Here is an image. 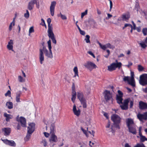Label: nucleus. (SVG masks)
Wrapping results in <instances>:
<instances>
[{
    "label": "nucleus",
    "mask_w": 147,
    "mask_h": 147,
    "mask_svg": "<svg viewBox=\"0 0 147 147\" xmlns=\"http://www.w3.org/2000/svg\"><path fill=\"white\" fill-rule=\"evenodd\" d=\"M126 123L129 131L134 135L137 133L136 127L134 120L131 118L126 119Z\"/></svg>",
    "instance_id": "obj_1"
},
{
    "label": "nucleus",
    "mask_w": 147,
    "mask_h": 147,
    "mask_svg": "<svg viewBox=\"0 0 147 147\" xmlns=\"http://www.w3.org/2000/svg\"><path fill=\"white\" fill-rule=\"evenodd\" d=\"M47 21L48 24V28L47 31L48 35L49 38L51 39L52 42L55 44H56L57 43L53 31V27L52 25H50L51 22V19L50 18H48Z\"/></svg>",
    "instance_id": "obj_2"
},
{
    "label": "nucleus",
    "mask_w": 147,
    "mask_h": 147,
    "mask_svg": "<svg viewBox=\"0 0 147 147\" xmlns=\"http://www.w3.org/2000/svg\"><path fill=\"white\" fill-rule=\"evenodd\" d=\"M121 117L116 114H113L111 117V119L113 121L116 128L120 129L119 124L121 122Z\"/></svg>",
    "instance_id": "obj_3"
},
{
    "label": "nucleus",
    "mask_w": 147,
    "mask_h": 147,
    "mask_svg": "<svg viewBox=\"0 0 147 147\" xmlns=\"http://www.w3.org/2000/svg\"><path fill=\"white\" fill-rule=\"evenodd\" d=\"M77 96L81 102V104L82 105L83 107L86 108L87 107L86 100L84 97L83 93L79 92H77Z\"/></svg>",
    "instance_id": "obj_4"
},
{
    "label": "nucleus",
    "mask_w": 147,
    "mask_h": 147,
    "mask_svg": "<svg viewBox=\"0 0 147 147\" xmlns=\"http://www.w3.org/2000/svg\"><path fill=\"white\" fill-rule=\"evenodd\" d=\"M122 63L120 62L117 63H113L108 66V70L111 71L115 70L117 68L119 69Z\"/></svg>",
    "instance_id": "obj_5"
},
{
    "label": "nucleus",
    "mask_w": 147,
    "mask_h": 147,
    "mask_svg": "<svg viewBox=\"0 0 147 147\" xmlns=\"http://www.w3.org/2000/svg\"><path fill=\"white\" fill-rule=\"evenodd\" d=\"M42 48H40L39 49V58L40 60V62L41 64H42L43 63V61L44 59V53L43 51L45 50V49H47L46 47L45 46V42H42Z\"/></svg>",
    "instance_id": "obj_6"
},
{
    "label": "nucleus",
    "mask_w": 147,
    "mask_h": 147,
    "mask_svg": "<svg viewBox=\"0 0 147 147\" xmlns=\"http://www.w3.org/2000/svg\"><path fill=\"white\" fill-rule=\"evenodd\" d=\"M139 82L142 86L147 85V74H144L140 76Z\"/></svg>",
    "instance_id": "obj_7"
},
{
    "label": "nucleus",
    "mask_w": 147,
    "mask_h": 147,
    "mask_svg": "<svg viewBox=\"0 0 147 147\" xmlns=\"http://www.w3.org/2000/svg\"><path fill=\"white\" fill-rule=\"evenodd\" d=\"M84 65L90 71H92L97 67V66L95 63L90 61H87L84 64Z\"/></svg>",
    "instance_id": "obj_8"
},
{
    "label": "nucleus",
    "mask_w": 147,
    "mask_h": 147,
    "mask_svg": "<svg viewBox=\"0 0 147 147\" xmlns=\"http://www.w3.org/2000/svg\"><path fill=\"white\" fill-rule=\"evenodd\" d=\"M130 100V98L125 99L123 102V105H120V107L123 110H127L128 108V103Z\"/></svg>",
    "instance_id": "obj_9"
},
{
    "label": "nucleus",
    "mask_w": 147,
    "mask_h": 147,
    "mask_svg": "<svg viewBox=\"0 0 147 147\" xmlns=\"http://www.w3.org/2000/svg\"><path fill=\"white\" fill-rule=\"evenodd\" d=\"M105 98L107 102H108L112 99V94L109 91L105 90L103 93Z\"/></svg>",
    "instance_id": "obj_10"
},
{
    "label": "nucleus",
    "mask_w": 147,
    "mask_h": 147,
    "mask_svg": "<svg viewBox=\"0 0 147 147\" xmlns=\"http://www.w3.org/2000/svg\"><path fill=\"white\" fill-rule=\"evenodd\" d=\"M35 126V124L34 123H32L29 124L28 127V134H31L34 130Z\"/></svg>",
    "instance_id": "obj_11"
},
{
    "label": "nucleus",
    "mask_w": 147,
    "mask_h": 147,
    "mask_svg": "<svg viewBox=\"0 0 147 147\" xmlns=\"http://www.w3.org/2000/svg\"><path fill=\"white\" fill-rule=\"evenodd\" d=\"M56 4V2L53 1L51 2L50 9V13L52 16H53L54 14L55 8Z\"/></svg>",
    "instance_id": "obj_12"
},
{
    "label": "nucleus",
    "mask_w": 147,
    "mask_h": 147,
    "mask_svg": "<svg viewBox=\"0 0 147 147\" xmlns=\"http://www.w3.org/2000/svg\"><path fill=\"white\" fill-rule=\"evenodd\" d=\"M4 143L5 144L11 146L15 147L16 146V144L15 142L12 140H10L7 139L2 140Z\"/></svg>",
    "instance_id": "obj_13"
},
{
    "label": "nucleus",
    "mask_w": 147,
    "mask_h": 147,
    "mask_svg": "<svg viewBox=\"0 0 147 147\" xmlns=\"http://www.w3.org/2000/svg\"><path fill=\"white\" fill-rule=\"evenodd\" d=\"M137 116L140 121H142L143 119L146 120L147 119V112L144 113L143 114L140 113L138 114Z\"/></svg>",
    "instance_id": "obj_14"
},
{
    "label": "nucleus",
    "mask_w": 147,
    "mask_h": 147,
    "mask_svg": "<svg viewBox=\"0 0 147 147\" xmlns=\"http://www.w3.org/2000/svg\"><path fill=\"white\" fill-rule=\"evenodd\" d=\"M45 49V50L43 51V52H44L45 56L48 58H52L53 57V56L52 50H49V51L47 49Z\"/></svg>",
    "instance_id": "obj_15"
},
{
    "label": "nucleus",
    "mask_w": 147,
    "mask_h": 147,
    "mask_svg": "<svg viewBox=\"0 0 147 147\" xmlns=\"http://www.w3.org/2000/svg\"><path fill=\"white\" fill-rule=\"evenodd\" d=\"M2 131L4 135L7 136L10 135L11 132V129L9 127H5L2 128Z\"/></svg>",
    "instance_id": "obj_16"
},
{
    "label": "nucleus",
    "mask_w": 147,
    "mask_h": 147,
    "mask_svg": "<svg viewBox=\"0 0 147 147\" xmlns=\"http://www.w3.org/2000/svg\"><path fill=\"white\" fill-rule=\"evenodd\" d=\"M51 134V136L50 138L49 139V142H56L57 141V136L55 135V134Z\"/></svg>",
    "instance_id": "obj_17"
},
{
    "label": "nucleus",
    "mask_w": 147,
    "mask_h": 147,
    "mask_svg": "<svg viewBox=\"0 0 147 147\" xmlns=\"http://www.w3.org/2000/svg\"><path fill=\"white\" fill-rule=\"evenodd\" d=\"M13 41L12 40H10L8 42V44L7 45V48L9 50H11L15 52L13 49Z\"/></svg>",
    "instance_id": "obj_18"
},
{
    "label": "nucleus",
    "mask_w": 147,
    "mask_h": 147,
    "mask_svg": "<svg viewBox=\"0 0 147 147\" xmlns=\"http://www.w3.org/2000/svg\"><path fill=\"white\" fill-rule=\"evenodd\" d=\"M36 0H31L29 3L28 6V8L29 10H31L34 7V5L36 2Z\"/></svg>",
    "instance_id": "obj_19"
},
{
    "label": "nucleus",
    "mask_w": 147,
    "mask_h": 147,
    "mask_svg": "<svg viewBox=\"0 0 147 147\" xmlns=\"http://www.w3.org/2000/svg\"><path fill=\"white\" fill-rule=\"evenodd\" d=\"M139 107L140 109H147V104L142 101H140L139 103Z\"/></svg>",
    "instance_id": "obj_20"
},
{
    "label": "nucleus",
    "mask_w": 147,
    "mask_h": 147,
    "mask_svg": "<svg viewBox=\"0 0 147 147\" xmlns=\"http://www.w3.org/2000/svg\"><path fill=\"white\" fill-rule=\"evenodd\" d=\"M20 122L21 123V126L23 127H26V119L23 117H20Z\"/></svg>",
    "instance_id": "obj_21"
},
{
    "label": "nucleus",
    "mask_w": 147,
    "mask_h": 147,
    "mask_svg": "<svg viewBox=\"0 0 147 147\" xmlns=\"http://www.w3.org/2000/svg\"><path fill=\"white\" fill-rule=\"evenodd\" d=\"M130 18V15L128 14H123L121 16L122 20L123 21L128 22L129 19Z\"/></svg>",
    "instance_id": "obj_22"
},
{
    "label": "nucleus",
    "mask_w": 147,
    "mask_h": 147,
    "mask_svg": "<svg viewBox=\"0 0 147 147\" xmlns=\"http://www.w3.org/2000/svg\"><path fill=\"white\" fill-rule=\"evenodd\" d=\"M73 111L74 114L77 116H79L80 114V111L79 109L77 110L76 106L75 105H74L73 108Z\"/></svg>",
    "instance_id": "obj_23"
},
{
    "label": "nucleus",
    "mask_w": 147,
    "mask_h": 147,
    "mask_svg": "<svg viewBox=\"0 0 147 147\" xmlns=\"http://www.w3.org/2000/svg\"><path fill=\"white\" fill-rule=\"evenodd\" d=\"M22 94V92L21 91H19L16 92V101L18 102H20V97L21 95Z\"/></svg>",
    "instance_id": "obj_24"
},
{
    "label": "nucleus",
    "mask_w": 147,
    "mask_h": 147,
    "mask_svg": "<svg viewBox=\"0 0 147 147\" xmlns=\"http://www.w3.org/2000/svg\"><path fill=\"white\" fill-rule=\"evenodd\" d=\"M50 128V134H55V124L54 123H53L51 125Z\"/></svg>",
    "instance_id": "obj_25"
},
{
    "label": "nucleus",
    "mask_w": 147,
    "mask_h": 147,
    "mask_svg": "<svg viewBox=\"0 0 147 147\" xmlns=\"http://www.w3.org/2000/svg\"><path fill=\"white\" fill-rule=\"evenodd\" d=\"M4 116L6 117L5 120L7 122L9 121L10 119H12V116L10 114H8L6 113H5L4 114Z\"/></svg>",
    "instance_id": "obj_26"
},
{
    "label": "nucleus",
    "mask_w": 147,
    "mask_h": 147,
    "mask_svg": "<svg viewBox=\"0 0 147 147\" xmlns=\"http://www.w3.org/2000/svg\"><path fill=\"white\" fill-rule=\"evenodd\" d=\"M123 97L121 96H118V95H117L116 96V100H117V102L119 104H122L123 98H122Z\"/></svg>",
    "instance_id": "obj_27"
},
{
    "label": "nucleus",
    "mask_w": 147,
    "mask_h": 147,
    "mask_svg": "<svg viewBox=\"0 0 147 147\" xmlns=\"http://www.w3.org/2000/svg\"><path fill=\"white\" fill-rule=\"evenodd\" d=\"M73 71L74 73V75L73 76L74 78H75L77 76L79 77V75L78 71V69L77 67H75L73 69Z\"/></svg>",
    "instance_id": "obj_28"
},
{
    "label": "nucleus",
    "mask_w": 147,
    "mask_h": 147,
    "mask_svg": "<svg viewBox=\"0 0 147 147\" xmlns=\"http://www.w3.org/2000/svg\"><path fill=\"white\" fill-rule=\"evenodd\" d=\"M6 106L9 109H11L13 108V104L11 102H7L6 103Z\"/></svg>",
    "instance_id": "obj_29"
},
{
    "label": "nucleus",
    "mask_w": 147,
    "mask_h": 147,
    "mask_svg": "<svg viewBox=\"0 0 147 147\" xmlns=\"http://www.w3.org/2000/svg\"><path fill=\"white\" fill-rule=\"evenodd\" d=\"M128 83L129 84L133 87H135V84L134 79H130Z\"/></svg>",
    "instance_id": "obj_30"
},
{
    "label": "nucleus",
    "mask_w": 147,
    "mask_h": 147,
    "mask_svg": "<svg viewBox=\"0 0 147 147\" xmlns=\"http://www.w3.org/2000/svg\"><path fill=\"white\" fill-rule=\"evenodd\" d=\"M57 16L60 17L63 20H66L67 19L66 16L65 15L62 14L61 12H60L59 14H58Z\"/></svg>",
    "instance_id": "obj_31"
},
{
    "label": "nucleus",
    "mask_w": 147,
    "mask_h": 147,
    "mask_svg": "<svg viewBox=\"0 0 147 147\" xmlns=\"http://www.w3.org/2000/svg\"><path fill=\"white\" fill-rule=\"evenodd\" d=\"M97 43L99 44L100 48H101L103 50H105L106 48H107L106 45H102L99 42H98Z\"/></svg>",
    "instance_id": "obj_32"
},
{
    "label": "nucleus",
    "mask_w": 147,
    "mask_h": 147,
    "mask_svg": "<svg viewBox=\"0 0 147 147\" xmlns=\"http://www.w3.org/2000/svg\"><path fill=\"white\" fill-rule=\"evenodd\" d=\"M71 100L74 102L76 98V92H72Z\"/></svg>",
    "instance_id": "obj_33"
},
{
    "label": "nucleus",
    "mask_w": 147,
    "mask_h": 147,
    "mask_svg": "<svg viewBox=\"0 0 147 147\" xmlns=\"http://www.w3.org/2000/svg\"><path fill=\"white\" fill-rule=\"evenodd\" d=\"M130 77L129 76H124L123 79V80L125 82H127L128 83L130 80Z\"/></svg>",
    "instance_id": "obj_34"
},
{
    "label": "nucleus",
    "mask_w": 147,
    "mask_h": 147,
    "mask_svg": "<svg viewBox=\"0 0 147 147\" xmlns=\"http://www.w3.org/2000/svg\"><path fill=\"white\" fill-rule=\"evenodd\" d=\"M90 36L89 35H87L86 36V38L85 39V40L86 41V42L87 43H90Z\"/></svg>",
    "instance_id": "obj_35"
},
{
    "label": "nucleus",
    "mask_w": 147,
    "mask_h": 147,
    "mask_svg": "<svg viewBox=\"0 0 147 147\" xmlns=\"http://www.w3.org/2000/svg\"><path fill=\"white\" fill-rule=\"evenodd\" d=\"M18 80L20 82H24L25 81V79L20 76H18Z\"/></svg>",
    "instance_id": "obj_36"
},
{
    "label": "nucleus",
    "mask_w": 147,
    "mask_h": 147,
    "mask_svg": "<svg viewBox=\"0 0 147 147\" xmlns=\"http://www.w3.org/2000/svg\"><path fill=\"white\" fill-rule=\"evenodd\" d=\"M140 140L142 142H143L145 141H147V138L144 136H142L140 137Z\"/></svg>",
    "instance_id": "obj_37"
},
{
    "label": "nucleus",
    "mask_w": 147,
    "mask_h": 147,
    "mask_svg": "<svg viewBox=\"0 0 147 147\" xmlns=\"http://www.w3.org/2000/svg\"><path fill=\"white\" fill-rule=\"evenodd\" d=\"M145 42L144 41V42H143L142 43H140V45L143 49H145L147 47V45H146Z\"/></svg>",
    "instance_id": "obj_38"
},
{
    "label": "nucleus",
    "mask_w": 147,
    "mask_h": 147,
    "mask_svg": "<svg viewBox=\"0 0 147 147\" xmlns=\"http://www.w3.org/2000/svg\"><path fill=\"white\" fill-rule=\"evenodd\" d=\"M142 32L144 36L147 35V28H143L142 30Z\"/></svg>",
    "instance_id": "obj_39"
},
{
    "label": "nucleus",
    "mask_w": 147,
    "mask_h": 147,
    "mask_svg": "<svg viewBox=\"0 0 147 147\" xmlns=\"http://www.w3.org/2000/svg\"><path fill=\"white\" fill-rule=\"evenodd\" d=\"M47 44L49 50H51L52 47L51 46V41L50 40H49L48 41Z\"/></svg>",
    "instance_id": "obj_40"
},
{
    "label": "nucleus",
    "mask_w": 147,
    "mask_h": 147,
    "mask_svg": "<svg viewBox=\"0 0 147 147\" xmlns=\"http://www.w3.org/2000/svg\"><path fill=\"white\" fill-rule=\"evenodd\" d=\"M24 16L26 18H28L29 17V13L28 10H26V13H24Z\"/></svg>",
    "instance_id": "obj_41"
},
{
    "label": "nucleus",
    "mask_w": 147,
    "mask_h": 147,
    "mask_svg": "<svg viewBox=\"0 0 147 147\" xmlns=\"http://www.w3.org/2000/svg\"><path fill=\"white\" fill-rule=\"evenodd\" d=\"M134 147H146L143 144H137L136 145H135Z\"/></svg>",
    "instance_id": "obj_42"
},
{
    "label": "nucleus",
    "mask_w": 147,
    "mask_h": 147,
    "mask_svg": "<svg viewBox=\"0 0 147 147\" xmlns=\"http://www.w3.org/2000/svg\"><path fill=\"white\" fill-rule=\"evenodd\" d=\"M87 10H86L84 12H82L81 13V18H82L84 16L86 15L87 14Z\"/></svg>",
    "instance_id": "obj_43"
},
{
    "label": "nucleus",
    "mask_w": 147,
    "mask_h": 147,
    "mask_svg": "<svg viewBox=\"0 0 147 147\" xmlns=\"http://www.w3.org/2000/svg\"><path fill=\"white\" fill-rule=\"evenodd\" d=\"M11 91L10 90H8V91H7V92L5 94V96H8L10 97L11 96Z\"/></svg>",
    "instance_id": "obj_44"
},
{
    "label": "nucleus",
    "mask_w": 147,
    "mask_h": 147,
    "mask_svg": "<svg viewBox=\"0 0 147 147\" xmlns=\"http://www.w3.org/2000/svg\"><path fill=\"white\" fill-rule=\"evenodd\" d=\"M138 69L139 71H141L144 69L143 67L141 65H138Z\"/></svg>",
    "instance_id": "obj_45"
},
{
    "label": "nucleus",
    "mask_w": 147,
    "mask_h": 147,
    "mask_svg": "<svg viewBox=\"0 0 147 147\" xmlns=\"http://www.w3.org/2000/svg\"><path fill=\"white\" fill-rule=\"evenodd\" d=\"M132 25L131 24H125L123 28V29H124L126 27L128 26L130 27H132Z\"/></svg>",
    "instance_id": "obj_46"
},
{
    "label": "nucleus",
    "mask_w": 147,
    "mask_h": 147,
    "mask_svg": "<svg viewBox=\"0 0 147 147\" xmlns=\"http://www.w3.org/2000/svg\"><path fill=\"white\" fill-rule=\"evenodd\" d=\"M72 92H76L75 91V85L74 83H73L72 86Z\"/></svg>",
    "instance_id": "obj_47"
},
{
    "label": "nucleus",
    "mask_w": 147,
    "mask_h": 147,
    "mask_svg": "<svg viewBox=\"0 0 147 147\" xmlns=\"http://www.w3.org/2000/svg\"><path fill=\"white\" fill-rule=\"evenodd\" d=\"M129 107L130 108H131L134 105V100H131L129 101Z\"/></svg>",
    "instance_id": "obj_48"
},
{
    "label": "nucleus",
    "mask_w": 147,
    "mask_h": 147,
    "mask_svg": "<svg viewBox=\"0 0 147 147\" xmlns=\"http://www.w3.org/2000/svg\"><path fill=\"white\" fill-rule=\"evenodd\" d=\"M34 28L33 27H31L30 28L29 31V34H30L32 32H34Z\"/></svg>",
    "instance_id": "obj_49"
},
{
    "label": "nucleus",
    "mask_w": 147,
    "mask_h": 147,
    "mask_svg": "<svg viewBox=\"0 0 147 147\" xmlns=\"http://www.w3.org/2000/svg\"><path fill=\"white\" fill-rule=\"evenodd\" d=\"M117 92L119 94L118 96L123 97V94L121 91L120 90H118Z\"/></svg>",
    "instance_id": "obj_50"
},
{
    "label": "nucleus",
    "mask_w": 147,
    "mask_h": 147,
    "mask_svg": "<svg viewBox=\"0 0 147 147\" xmlns=\"http://www.w3.org/2000/svg\"><path fill=\"white\" fill-rule=\"evenodd\" d=\"M41 142L43 143V145L45 147L47 145V142L45 140H42L41 141Z\"/></svg>",
    "instance_id": "obj_51"
},
{
    "label": "nucleus",
    "mask_w": 147,
    "mask_h": 147,
    "mask_svg": "<svg viewBox=\"0 0 147 147\" xmlns=\"http://www.w3.org/2000/svg\"><path fill=\"white\" fill-rule=\"evenodd\" d=\"M36 2L35 3V4L36 5V7L39 8V2L38 0H36Z\"/></svg>",
    "instance_id": "obj_52"
},
{
    "label": "nucleus",
    "mask_w": 147,
    "mask_h": 147,
    "mask_svg": "<svg viewBox=\"0 0 147 147\" xmlns=\"http://www.w3.org/2000/svg\"><path fill=\"white\" fill-rule=\"evenodd\" d=\"M88 53L92 56L94 58H95V56L94 54L91 51H88Z\"/></svg>",
    "instance_id": "obj_53"
},
{
    "label": "nucleus",
    "mask_w": 147,
    "mask_h": 147,
    "mask_svg": "<svg viewBox=\"0 0 147 147\" xmlns=\"http://www.w3.org/2000/svg\"><path fill=\"white\" fill-rule=\"evenodd\" d=\"M13 23H11L9 25V31H11L12 28Z\"/></svg>",
    "instance_id": "obj_54"
},
{
    "label": "nucleus",
    "mask_w": 147,
    "mask_h": 147,
    "mask_svg": "<svg viewBox=\"0 0 147 147\" xmlns=\"http://www.w3.org/2000/svg\"><path fill=\"white\" fill-rule=\"evenodd\" d=\"M81 130L83 132L84 134L86 135V136L88 137V135L87 134V131L86 130H85L82 127L81 128Z\"/></svg>",
    "instance_id": "obj_55"
},
{
    "label": "nucleus",
    "mask_w": 147,
    "mask_h": 147,
    "mask_svg": "<svg viewBox=\"0 0 147 147\" xmlns=\"http://www.w3.org/2000/svg\"><path fill=\"white\" fill-rule=\"evenodd\" d=\"M16 14H15V17L14 18H13V21L11 22V23H13V26H14L15 25V19L16 18Z\"/></svg>",
    "instance_id": "obj_56"
},
{
    "label": "nucleus",
    "mask_w": 147,
    "mask_h": 147,
    "mask_svg": "<svg viewBox=\"0 0 147 147\" xmlns=\"http://www.w3.org/2000/svg\"><path fill=\"white\" fill-rule=\"evenodd\" d=\"M106 45L107 48H109L110 49H111L112 48V46L111 45V44L109 43H108L106 44Z\"/></svg>",
    "instance_id": "obj_57"
},
{
    "label": "nucleus",
    "mask_w": 147,
    "mask_h": 147,
    "mask_svg": "<svg viewBox=\"0 0 147 147\" xmlns=\"http://www.w3.org/2000/svg\"><path fill=\"white\" fill-rule=\"evenodd\" d=\"M44 134L45 136L46 137V138H48L49 137V134L46 132H44Z\"/></svg>",
    "instance_id": "obj_58"
},
{
    "label": "nucleus",
    "mask_w": 147,
    "mask_h": 147,
    "mask_svg": "<svg viewBox=\"0 0 147 147\" xmlns=\"http://www.w3.org/2000/svg\"><path fill=\"white\" fill-rule=\"evenodd\" d=\"M131 77L130 78V79H134V72H133L132 71H131Z\"/></svg>",
    "instance_id": "obj_59"
},
{
    "label": "nucleus",
    "mask_w": 147,
    "mask_h": 147,
    "mask_svg": "<svg viewBox=\"0 0 147 147\" xmlns=\"http://www.w3.org/2000/svg\"><path fill=\"white\" fill-rule=\"evenodd\" d=\"M110 11H111V9L112 8V6H113V3L111 1H110Z\"/></svg>",
    "instance_id": "obj_60"
},
{
    "label": "nucleus",
    "mask_w": 147,
    "mask_h": 147,
    "mask_svg": "<svg viewBox=\"0 0 147 147\" xmlns=\"http://www.w3.org/2000/svg\"><path fill=\"white\" fill-rule=\"evenodd\" d=\"M88 131L89 133H90V134L92 135L93 136H94L95 132L94 131L92 130V132L91 131Z\"/></svg>",
    "instance_id": "obj_61"
},
{
    "label": "nucleus",
    "mask_w": 147,
    "mask_h": 147,
    "mask_svg": "<svg viewBox=\"0 0 147 147\" xmlns=\"http://www.w3.org/2000/svg\"><path fill=\"white\" fill-rule=\"evenodd\" d=\"M31 135V134H27L26 137V138L28 140H29L30 139Z\"/></svg>",
    "instance_id": "obj_62"
},
{
    "label": "nucleus",
    "mask_w": 147,
    "mask_h": 147,
    "mask_svg": "<svg viewBox=\"0 0 147 147\" xmlns=\"http://www.w3.org/2000/svg\"><path fill=\"white\" fill-rule=\"evenodd\" d=\"M21 126L19 123H18L17 128L18 130H20L21 129Z\"/></svg>",
    "instance_id": "obj_63"
},
{
    "label": "nucleus",
    "mask_w": 147,
    "mask_h": 147,
    "mask_svg": "<svg viewBox=\"0 0 147 147\" xmlns=\"http://www.w3.org/2000/svg\"><path fill=\"white\" fill-rule=\"evenodd\" d=\"M80 34L83 35H84L85 34V32L84 31L82 30L80 32Z\"/></svg>",
    "instance_id": "obj_64"
}]
</instances>
